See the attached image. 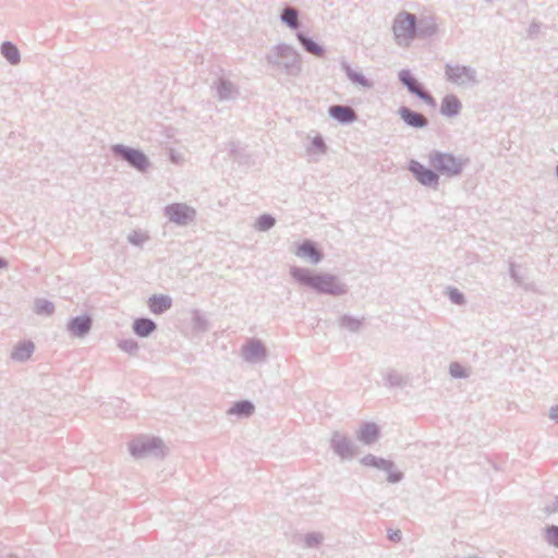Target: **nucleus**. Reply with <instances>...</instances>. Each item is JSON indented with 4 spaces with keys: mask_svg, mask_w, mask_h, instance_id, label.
<instances>
[{
    "mask_svg": "<svg viewBox=\"0 0 558 558\" xmlns=\"http://www.w3.org/2000/svg\"><path fill=\"white\" fill-rule=\"evenodd\" d=\"M450 373L452 374V376L454 377H462L465 375V372L464 369L459 365V364H452L450 366Z\"/></svg>",
    "mask_w": 558,
    "mask_h": 558,
    "instance_id": "nucleus-27",
    "label": "nucleus"
},
{
    "mask_svg": "<svg viewBox=\"0 0 558 558\" xmlns=\"http://www.w3.org/2000/svg\"><path fill=\"white\" fill-rule=\"evenodd\" d=\"M429 163L441 174L456 175L462 170V162L456 157L444 153H433L429 156Z\"/></svg>",
    "mask_w": 558,
    "mask_h": 558,
    "instance_id": "nucleus-3",
    "label": "nucleus"
},
{
    "mask_svg": "<svg viewBox=\"0 0 558 558\" xmlns=\"http://www.w3.org/2000/svg\"><path fill=\"white\" fill-rule=\"evenodd\" d=\"M293 276L304 284L313 289L329 294H341L344 292L343 287L339 283L336 277L330 275H307L303 269H294Z\"/></svg>",
    "mask_w": 558,
    "mask_h": 558,
    "instance_id": "nucleus-1",
    "label": "nucleus"
},
{
    "mask_svg": "<svg viewBox=\"0 0 558 558\" xmlns=\"http://www.w3.org/2000/svg\"><path fill=\"white\" fill-rule=\"evenodd\" d=\"M363 463L366 465H374V466H386L389 465V463L385 460L377 461L375 457H366L363 459Z\"/></svg>",
    "mask_w": 558,
    "mask_h": 558,
    "instance_id": "nucleus-26",
    "label": "nucleus"
},
{
    "mask_svg": "<svg viewBox=\"0 0 558 558\" xmlns=\"http://www.w3.org/2000/svg\"><path fill=\"white\" fill-rule=\"evenodd\" d=\"M398 113H399L400 118L409 126L422 129L427 125V119L423 114H421L416 111H413V110L409 109L408 107H401L398 110Z\"/></svg>",
    "mask_w": 558,
    "mask_h": 558,
    "instance_id": "nucleus-7",
    "label": "nucleus"
},
{
    "mask_svg": "<svg viewBox=\"0 0 558 558\" xmlns=\"http://www.w3.org/2000/svg\"><path fill=\"white\" fill-rule=\"evenodd\" d=\"M395 38L400 46H409L416 34V21L413 14L399 13L392 25Z\"/></svg>",
    "mask_w": 558,
    "mask_h": 558,
    "instance_id": "nucleus-2",
    "label": "nucleus"
},
{
    "mask_svg": "<svg viewBox=\"0 0 558 558\" xmlns=\"http://www.w3.org/2000/svg\"><path fill=\"white\" fill-rule=\"evenodd\" d=\"M149 310L154 314H161L171 306V300L165 295H155L148 301Z\"/></svg>",
    "mask_w": 558,
    "mask_h": 558,
    "instance_id": "nucleus-14",
    "label": "nucleus"
},
{
    "mask_svg": "<svg viewBox=\"0 0 558 558\" xmlns=\"http://www.w3.org/2000/svg\"><path fill=\"white\" fill-rule=\"evenodd\" d=\"M155 328V323L147 318H140L134 322V331L141 337L148 336Z\"/></svg>",
    "mask_w": 558,
    "mask_h": 558,
    "instance_id": "nucleus-15",
    "label": "nucleus"
},
{
    "mask_svg": "<svg viewBox=\"0 0 558 558\" xmlns=\"http://www.w3.org/2000/svg\"><path fill=\"white\" fill-rule=\"evenodd\" d=\"M462 104L456 95H447L441 100L440 112L446 117H453L460 113Z\"/></svg>",
    "mask_w": 558,
    "mask_h": 558,
    "instance_id": "nucleus-9",
    "label": "nucleus"
},
{
    "mask_svg": "<svg viewBox=\"0 0 558 558\" xmlns=\"http://www.w3.org/2000/svg\"><path fill=\"white\" fill-rule=\"evenodd\" d=\"M34 351V345L32 343H23L15 348L12 353V356L16 361H24L31 357Z\"/></svg>",
    "mask_w": 558,
    "mask_h": 558,
    "instance_id": "nucleus-17",
    "label": "nucleus"
},
{
    "mask_svg": "<svg viewBox=\"0 0 558 558\" xmlns=\"http://www.w3.org/2000/svg\"><path fill=\"white\" fill-rule=\"evenodd\" d=\"M253 405L248 402H240L234 405L231 412L236 414H245L248 415L253 412Z\"/></svg>",
    "mask_w": 558,
    "mask_h": 558,
    "instance_id": "nucleus-23",
    "label": "nucleus"
},
{
    "mask_svg": "<svg viewBox=\"0 0 558 558\" xmlns=\"http://www.w3.org/2000/svg\"><path fill=\"white\" fill-rule=\"evenodd\" d=\"M299 39L301 40V43L303 44L307 51L316 56H322L323 49L318 44L304 37L303 35H299Z\"/></svg>",
    "mask_w": 558,
    "mask_h": 558,
    "instance_id": "nucleus-20",
    "label": "nucleus"
},
{
    "mask_svg": "<svg viewBox=\"0 0 558 558\" xmlns=\"http://www.w3.org/2000/svg\"><path fill=\"white\" fill-rule=\"evenodd\" d=\"M90 328V319L88 317H77L70 324V329L77 336H83Z\"/></svg>",
    "mask_w": 558,
    "mask_h": 558,
    "instance_id": "nucleus-16",
    "label": "nucleus"
},
{
    "mask_svg": "<svg viewBox=\"0 0 558 558\" xmlns=\"http://www.w3.org/2000/svg\"><path fill=\"white\" fill-rule=\"evenodd\" d=\"M2 53L12 64H15L20 61V53L17 48L10 43L2 45Z\"/></svg>",
    "mask_w": 558,
    "mask_h": 558,
    "instance_id": "nucleus-19",
    "label": "nucleus"
},
{
    "mask_svg": "<svg viewBox=\"0 0 558 558\" xmlns=\"http://www.w3.org/2000/svg\"><path fill=\"white\" fill-rule=\"evenodd\" d=\"M116 150L120 153L135 168L140 170H145L147 168L148 160L143 153L121 147H117Z\"/></svg>",
    "mask_w": 558,
    "mask_h": 558,
    "instance_id": "nucleus-8",
    "label": "nucleus"
},
{
    "mask_svg": "<svg viewBox=\"0 0 558 558\" xmlns=\"http://www.w3.org/2000/svg\"><path fill=\"white\" fill-rule=\"evenodd\" d=\"M243 352L246 360L253 361L264 355V348L259 343H250Z\"/></svg>",
    "mask_w": 558,
    "mask_h": 558,
    "instance_id": "nucleus-18",
    "label": "nucleus"
},
{
    "mask_svg": "<svg viewBox=\"0 0 558 558\" xmlns=\"http://www.w3.org/2000/svg\"><path fill=\"white\" fill-rule=\"evenodd\" d=\"M195 211L187 206L173 204L167 207V216L169 219L179 225H185L194 217Z\"/></svg>",
    "mask_w": 558,
    "mask_h": 558,
    "instance_id": "nucleus-5",
    "label": "nucleus"
},
{
    "mask_svg": "<svg viewBox=\"0 0 558 558\" xmlns=\"http://www.w3.org/2000/svg\"><path fill=\"white\" fill-rule=\"evenodd\" d=\"M400 81L409 88V90L418 96L429 106H435V99L432 95L424 92L420 83L412 76L410 71L403 70L399 73Z\"/></svg>",
    "mask_w": 558,
    "mask_h": 558,
    "instance_id": "nucleus-4",
    "label": "nucleus"
},
{
    "mask_svg": "<svg viewBox=\"0 0 558 558\" xmlns=\"http://www.w3.org/2000/svg\"><path fill=\"white\" fill-rule=\"evenodd\" d=\"M329 114L342 123L352 122L356 116L353 109L344 106H332L329 108Z\"/></svg>",
    "mask_w": 558,
    "mask_h": 558,
    "instance_id": "nucleus-10",
    "label": "nucleus"
},
{
    "mask_svg": "<svg viewBox=\"0 0 558 558\" xmlns=\"http://www.w3.org/2000/svg\"><path fill=\"white\" fill-rule=\"evenodd\" d=\"M5 266V262H3L2 259H0V268L1 267H4Z\"/></svg>",
    "mask_w": 558,
    "mask_h": 558,
    "instance_id": "nucleus-31",
    "label": "nucleus"
},
{
    "mask_svg": "<svg viewBox=\"0 0 558 558\" xmlns=\"http://www.w3.org/2000/svg\"><path fill=\"white\" fill-rule=\"evenodd\" d=\"M390 539L392 541H396V539H400V533L399 532H396L393 534H390L389 535Z\"/></svg>",
    "mask_w": 558,
    "mask_h": 558,
    "instance_id": "nucleus-30",
    "label": "nucleus"
},
{
    "mask_svg": "<svg viewBox=\"0 0 558 558\" xmlns=\"http://www.w3.org/2000/svg\"><path fill=\"white\" fill-rule=\"evenodd\" d=\"M282 21L287 23L290 27H298V13L294 9L288 8L282 13Z\"/></svg>",
    "mask_w": 558,
    "mask_h": 558,
    "instance_id": "nucleus-21",
    "label": "nucleus"
},
{
    "mask_svg": "<svg viewBox=\"0 0 558 558\" xmlns=\"http://www.w3.org/2000/svg\"><path fill=\"white\" fill-rule=\"evenodd\" d=\"M275 220L269 216H263L257 220V227L259 230H267L272 227Z\"/></svg>",
    "mask_w": 558,
    "mask_h": 558,
    "instance_id": "nucleus-24",
    "label": "nucleus"
},
{
    "mask_svg": "<svg viewBox=\"0 0 558 558\" xmlns=\"http://www.w3.org/2000/svg\"><path fill=\"white\" fill-rule=\"evenodd\" d=\"M550 417L554 418V420H558V408L551 409Z\"/></svg>",
    "mask_w": 558,
    "mask_h": 558,
    "instance_id": "nucleus-29",
    "label": "nucleus"
},
{
    "mask_svg": "<svg viewBox=\"0 0 558 558\" xmlns=\"http://www.w3.org/2000/svg\"><path fill=\"white\" fill-rule=\"evenodd\" d=\"M410 170L415 175V178L425 185H436L438 181L437 174L421 165L417 161L412 160L410 162Z\"/></svg>",
    "mask_w": 558,
    "mask_h": 558,
    "instance_id": "nucleus-6",
    "label": "nucleus"
},
{
    "mask_svg": "<svg viewBox=\"0 0 558 558\" xmlns=\"http://www.w3.org/2000/svg\"><path fill=\"white\" fill-rule=\"evenodd\" d=\"M547 541L554 546L558 547V527L553 526L547 530Z\"/></svg>",
    "mask_w": 558,
    "mask_h": 558,
    "instance_id": "nucleus-25",
    "label": "nucleus"
},
{
    "mask_svg": "<svg viewBox=\"0 0 558 558\" xmlns=\"http://www.w3.org/2000/svg\"><path fill=\"white\" fill-rule=\"evenodd\" d=\"M130 448L133 454H140L148 451L151 448V444L144 440H135L131 444Z\"/></svg>",
    "mask_w": 558,
    "mask_h": 558,
    "instance_id": "nucleus-22",
    "label": "nucleus"
},
{
    "mask_svg": "<svg viewBox=\"0 0 558 558\" xmlns=\"http://www.w3.org/2000/svg\"><path fill=\"white\" fill-rule=\"evenodd\" d=\"M295 254L301 258H308L314 264L318 263L322 258V255L316 247L307 241L296 248Z\"/></svg>",
    "mask_w": 558,
    "mask_h": 558,
    "instance_id": "nucleus-11",
    "label": "nucleus"
},
{
    "mask_svg": "<svg viewBox=\"0 0 558 558\" xmlns=\"http://www.w3.org/2000/svg\"><path fill=\"white\" fill-rule=\"evenodd\" d=\"M379 435L378 427L373 423L364 424L359 430V439L366 445L373 444Z\"/></svg>",
    "mask_w": 558,
    "mask_h": 558,
    "instance_id": "nucleus-12",
    "label": "nucleus"
},
{
    "mask_svg": "<svg viewBox=\"0 0 558 558\" xmlns=\"http://www.w3.org/2000/svg\"><path fill=\"white\" fill-rule=\"evenodd\" d=\"M446 74L448 80L453 83H462L464 78L470 77V71L465 66L447 65Z\"/></svg>",
    "mask_w": 558,
    "mask_h": 558,
    "instance_id": "nucleus-13",
    "label": "nucleus"
},
{
    "mask_svg": "<svg viewBox=\"0 0 558 558\" xmlns=\"http://www.w3.org/2000/svg\"><path fill=\"white\" fill-rule=\"evenodd\" d=\"M450 298L454 303H461L463 301V295L458 291H451Z\"/></svg>",
    "mask_w": 558,
    "mask_h": 558,
    "instance_id": "nucleus-28",
    "label": "nucleus"
}]
</instances>
